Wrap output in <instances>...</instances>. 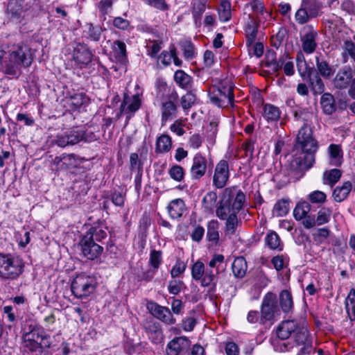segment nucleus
I'll use <instances>...</instances> for the list:
<instances>
[{
  "instance_id": "55",
  "label": "nucleus",
  "mask_w": 355,
  "mask_h": 355,
  "mask_svg": "<svg viewBox=\"0 0 355 355\" xmlns=\"http://www.w3.org/2000/svg\"><path fill=\"white\" fill-rule=\"evenodd\" d=\"M225 232L227 234H234L238 225L237 214L232 213L228 218H225Z\"/></svg>"
},
{
  "instance_id": "31",
  "label": "nucleus",
  "mask_w": 355,
  "mask_h": 355,
  "mask_svg": "<svg viewBox=\"0 0 355 355\" xmlns=\"http://www.w3.org/2000/svg\"><path fill=\"white\" fill-rule=\"evenodd\" d=\"M301 4L313 19L319 15L322 7V3L317 0H302Z\"/></svg>"
},
{
  "instance_id": "28",
  "label": "nucleus",
  "mask_w": 355,
  "mask_h": 355,
  "mask_svg": "<svg viewBox=\"0 0 355 355\" xmlns=\"http://www.w3.org/2000/svg\"><path fill=\"white\" fill-rule=\"evenodd\" d=\"M341 53L343 63H347L349 60L355 63V43L352 40H346L342 46Z\"/></svg>"
},
{
  "instance_id": "7",
  "label": "nucleus",
  "mask_w": 355,
  "mask_h": 355,
  "mask_svg": "<svg viewBox=\"0 0 355 355\" xmlns=\"http://www.w3.org/2000/svg\"><path fill=\"white\" fill-rule=\"evenodd\" d=\"M33 4V0H9L6 9L7 14L10 19L20 22L24 19L25 13Z\"/></svg>"
},
{
  "instance_id": "2",
  "label": "nucleus",
  "mask_w": 355,
  "mask_h": 355,
  "mask_svg": "<svg viewBox=\"0 0 355 355\" xmlns=\"http://www.w3.org/2000/svg\"><path fill=\"white\" fill-rule=\"evenodd\" d=\"M277 336L282 340L292 338V340L279 342L276 347L278 352H288L293 355H309L313 350L309 331L295 320L282 322L277 329Z\"/></svg>"
},
{
  "instance_id": "59",
  "label": "nucleus",
  "mask_w": 355,
  "mask_h": 355,
  "mask_svg": "<svg viewBox=\"0 0 355 355\" xmlns=\"http://www.w3.org/2000/svg\"><path fill=\"white\" fill-rule=\"evenodd\" d=\"M24 347L31 352L40 351V343L34 340H31L29 336H23Z\"/></svg>"
},
{
  "instance_id": "19",
  "label": "nucleus",
  "mask_w": 355,
  "mask_h": 355,
  "mask_svg": "<svg viewBox=\"0 0 355 355\" xmlns=\"http://www.w3.org/2000/svg\"><path fill=\"white\" fill-rule=\"evenodd\" d=\"M190 345L189 340L185 336L174 338L167 345V355H179L182 352L187 350Z\"/></svg>"
},
{
  "instance_id": "62",
  "label": "nucleus",
  "mask_w": 355,
  "mask_h": 355,
  "mask_svg": "<svg viewBox=\"0 0 355 355\" xmlns=\"http://www.w3.org/2000/svg\"><path fill=\"white\" fill-rule=\"evenodd\" d=\"M182 51L184 56L187 59H192L194 57L195 53V49L194 46L191 42L186 41L184 42L182 45Z\"/></svg>"
},
{
  "instance_id": "21",
  "label": "nucleus",
  "mask_w": 355,
  "mask_h": 355,
  "mask_svg": "<svg viewBox=\"0 0 355 355\" xmlns=\"http://www.w3.org/2000/svg\"><path fill=\"white\" fill-rule=\"evenodd\" d=\"M92 51L83 44H78L73 51V59L76 63L83 66L89 64L92 59Z\"/></svg>"
},
{
  "instance_id": "35",
  "label": "nucleus",
  "mask_w": 355,
  "mask_h": 355,
  "mask_svg": "<svg viewBox=\"0 0 355 355\" xmlns=\"http://www.w3.org/2000/svg\"><path fill=\"white\" fill-rule=\"evenodd\" d=\"M279 304L282 310L285 313H289L293 307V302L291 293L284 290L279 294Z\"/></svg>"
},
{
  "instance_id": "41",
  "label": "nucleus",
  "mask_w": 355,
  "mask_h": 355,
  "mask_svg": "<svg viewBox=\"0 0 355 355\" xmlns=\"http://www.w3.org/2000/svg\"><path fill=\"white\" fill-rule=\"evenodd\" d=\"M112 49L114 57L119 62H123L126 58V46L121 40H116L113 42Z\"/></svg>"
},
{
  "instance_id": "4",
  "label": "nucleus",
  "mask_w": 355,
  "mask_h": 355,
  "mask_svg": "<svg viewBox=\"0 0 355 355\" xmlns=\"http://www.w3.org/2000/svg\"><path fill=\"white\" fill-rule=\"evenodd\" d=\"M245 202V195L236 187L226 188L216 210V215L220 220H225L232 213L237 214Z\"/></svg>"
},
{
  "instance_id": "57",
  "label": "nucleus",
  "mask_w": 355,
  "mask_h": 355,
  "mask_svg": "<svg viewBox=\"0 0 355 355\" xmlns=\"http://www.w3.org/2000/svg\"><path fill=\"white\" fill-rule=\"evenodd\" d=\"M297 67L298 72L300 75V76L305 79L306 76L308 75V69L311 68V67L308 66L306 64L305 60L304 59L303 55L301 53L300 55H298L297 57Z\"/></svg>"
},
{
  "instance_id": "15",
  "label": "nucleus",
  "mask_w": 355,
  "mask_h": 355,
  "mask_svg": "<svg viewBox=\"0 0 355 355\" xmlns=\"http://www.w3.org/2000/svg\"><path fill=\"white\" fill-rule=\"evenodd\" d=\"M230 178L229 164L226 160H220L216 166L213 176V185L217 189L224 188Z\"/></svg>"
},
{
  "instance_id": "22",
  "label": "nucleus",
  "mask_w": 355,
  "mask_h": 355,
  "mask_svg": "<svg viewBox=\"0 0 355 355\" xmlns=\"http://www.w3.org/2000/svg\"><path fill=\"white\" fill-rule=\"evenodd\" d=\"M162 122L164 124L168 120L176 117L177 105L171 100L162 103Z\"/></svg>"
},
{
  "instance_id": "20",
  "label": "nucleus",
  "mask_w": 355,
  "mask_h": 355,
  "mask_svg": "<svg viewBox=\"0 0 355 355\" xmlns=\"http://www.w3.org/2000/svg\"><path fill=\"white\" fill-rule=\"evenodd\" d=\"M141 105V99L139 93L131 96L125 93L120 110L121 112L134 113L140 108Z\"/></svg>"
},
{
  "instance_id": "50",
  "label": "nucleus",
  "mask_w": 355,
  "mask_h": 355,
  "mask_svg": "<svg viewBox=\"0 0 355 355\" xmlns=\"http://www.w3.org/2000/svg\"><path fill=\"white\" fill-rule=\"evenodd\" d=\"M217 194L214 191L208 192L203 198L202 205L205 209L212 210L215 207L217 200Z\"/></svg>"
},
{
  "instance_id": "34",
  "label": "nucleus",
  "mask_w": 355,
  "mask_h": 355,
  "mask_svg": "<svg viewBox=\"0 0 355 355\" xmlns=\"http://www.w3.org/2000/svg\"><path fill=\"white\" fill-rule=\"evenodd\" d=\"M320 104L324 112L327 114H331L336 110L334 97L330 93L322 94Z\"/></svg>"
},
{
  "instance_id": "56",
  "label": "nucleus",
  "mask_w": 355,
  "mask_h": 355,
  "mask_svg": "<svg viewBox=\"0 0 355 355\" xmlns=\"http://www.w3.org/2000/svg\"><path fill=\"white\" fill-rule=\"evenodd\" d=\"M168 175L171 179L181 182L184 177V168L180 165H173L168 170Z\"/></svg>"
},
{
  "instance_id": "46",
  "label": "nucleus",
  "mask_w": 355,
  "mask_h": 355,
  "mask_svg": "<svg viewBox=\"0 0 355 355\" xmlns=\"http://www.w3.org/2000/svg\"><path fill=\"white\" fill-rule=\"evenodd\" d=\"M85 236H90V239L96 243L101 242L102 239L106 238L107 234L106 230H103L99 227H94L89 229Z\"/></svg>"
},
{
  "instance_id": "23",
  "label": "nucleus",
  "mask_w": 355,
  "mask_h": 355,
  "mask_svg": "<svg viewBox=\"0 0 355 355\" xmlns=\"http://www.w3.org/2000/svg\"><path fill=\"white\" fill-rule=\"evenodd\" d=\"M167 209L171 218H179L182 216L185 210L184 202L180 198L173 200L169 202Z\"/></svg>"
},
{
  "instance_id": "8",
  "label": "nucleus",
  "mask_w": 355,
  "mask_h": 355,
  "mask_svg": "<svg viewBox=\"0 0 355 355\" xmlns=\"http://www.w3.org/2000/svg\"><path fill=\"white\" fill-rule=\"evenodd\" d=\"M318 32L312 25L304 26L301 31L302 49L306 54L313 53L318 47Z\"/></svg>"
},
{
  "instance_id": "11",
  "label": "nucleus",
  "mask_w": 355,
  "mask_h": 355,
  "mask_svg": "<svg viewBox=\"0 0 355 355\" xmlns=\"http://www.w3.org/2000/svg\"><path fill=\"white\" fill-rule=\"evenodd\" d=\"M210 101L218 107L231 104L234 100L233 88L231 86L223 88H214L209 93Z\"/></svg>"
},
{
  "instance_id": "39",
  "label": "nucleus",
  "mask_w": 355,
  "mask_h": 355,
  "mask_svg": "<svg viewBox=\"0 0 355 355\" xmlns=\"http://www.w3.org/2000/svg\"><path fill=\"white\" fill-rule=\"evenodd\" d=\"M219 223L216 220H211L207 224V238L209 241L216 244L219 240Z\"/></svg>"
},
{
  "instance_id": "30",
  "label": "nucleus",
  "mask_w": 355,
  "mask_h": 355,
  "mask_svg": "<svg viewBox=\"0 0 355 355\" xmlns=\"http://www.w3.org/2000/svg\"><path fill=\"white\" fill-rule=\"evenodd\" d=\"M247 268V262L242 257L236 258L232 263V272L234 275L237 278L243 277L246 273Z\"/></svg>"
},
{
  "instance_id": "51",
  "label": "nucleus",
  "mask_w": 355,
  "mask_h": 355,
  "mask_svg": "<svg viewBox=\"0 0 355 355\" xmlns=\"http://www.w3.org/2000/svg\"><path fill=\"white\" fill-rule=\"evenodd\" d=\"M87 37L94 42H98L101 39L103 29L100 26H94L92 24H87Z\"/></svg>"
},
{
  "instance_id": "49",
  "label": "nucleus",
  "mask_w": 355,
  "mask_h": 355,
  "mask_svg": "<svg viewBox=\"0 0 355 355\" xmlns=\"http://www.w3.org/2000/svg\"><path fill=\"white\" fill-rule=\"evenodd\" d=\"M218 16L220 21H227L231 18L230 3L227 1H222L219 9Z\"/></svg>"
},
{
  "instance_id": "12",
  "label": "nucleus",
  "mask_w": 355,
  "mask_h": 355,
  "mask_svg": "<svg viewBox=\"0 0 355 355\" xmlns=\"http://www.w3.org/2000/svg\"><path fill=\"white\" fill-rule=\"evenodd\" d=\"M90 238V236L85 235L81 239L79 245L83 255L87 259L94 260L101 256L103 251V248Z\"/></svg>"
},
{
  "instance_id": "25",
  "label": "nucleus",
  "mask_w": 355,
  "mask_h": 355,
  "mask_svg": "<svg viewBox=\"0 0 355 355\" xmlns=\"http://www.w3.org/2000/svg\"><path fill=\"white\" fill-rule=\"evenodd\" d=\"M352 184L349 181L345 182L342 186L336 187L333 191L335 201L340 202L347 198L352 191Z\"/></svg>"
},
{
  "instance_id": "58",
  "label": "nucleus",
  "mask_w": 355,
  "mask_h": 355,
  "mask_svg": "<svg viewBox=\"0 0 355 355\" xmlns=\"http://www.w3.org/2000/svg\"><path fill=\"white\" fill-rule=\"evenodd\" d=\"M143 326L148 333L161 334V329L159 324L154 320H146V321H144Z\"/></svg>"
},
{
  "instance_id": "10",
  "label": "nucleus",
  "mask_w": 355,
  "mask_h": 355,
  "mask_svg": "<svg viewBox=\"0 0 355 355\" xmlns=\"http://www.w3.org/2000/svg\"><path fill=\"white\" fill-rule=\"evenodd\" d=\"M78 165L77 156L73 153H63L55 156L50 162V166L55 171H69Z\"/></svg>"
},
{
  "instance_id": "40",
  "label": "nucleus",
  "mask_w": 355,
  "mask_h": 355,
  "mask_svg": "<svg viewBox=\"0 0 355 355\" xmlns=\"http://www.w3.org/2000/svg\"><path fill=\"white\" fill-rule=\"evenodd\" d=\"M218 273V272L217 269L216 272H214V270L211 268H205V272L200 282L201 286L203 287H207L210 285H213L215 287L217 279L216 275Z\"/></svg>"
},
{
  "instance_id": "63",
  "label": "nucleus",
  "mask_w": 355,
  "mask_h": 355,
  "mask_svg": "<svg viewBox=\"0 0 355 355\" xmlns=\"http://www.w3.org/2000/svg\"><path fill=\"white\" fill-rule=\"evenodd\" d=\"M43 331L41 330L39 327L31 326L29 327L28 331H26L23 336H29L30 338L34 340L37 342L40 341L41 336L42 335Z\"/></svg>"
},
{
  "instance_id": "54",
  "label": "nucleus",
  "mask_w": 355,
  "mask_h": 355,
  "mask_svg": "<svg viewBox=\"0 0 355 355\" xmlns=\"http://www.w3.org/2000/svg\"><path fill=\"white\" fill-rule=\"evenodd\" d=\"M205 272V265L200 261H197L191 267V276L195 280H200Z\"/></svg>"
},
{
  "instance_id": "47",
  "label": "nucleus",
  "mask_w": 355,
  "mask_h": 355,
  "mask_svg": "<svg viewBox=\"0 0 355 355\" xmlns=\"http://www.w3.org/2000/svg\"><path fill=\"white\" fill-rule=\"evenodd\" d=\"M341 174V171L337 168L325 171L324 173V180L325 183L333 185L340 180Z\"/></svg>"
},
{
  "instance_id": "33",
  "label": "nucleus",
  "mask_w": 355,
  "mask_h": 355,
  "mask_svg": "<svg viewBox=\"0 0 355 355\" xmlns=\"http://www.w3.org/2000/svg\"><path fill=\"white\" fill-rule=\"evenodd\" d=\"M175 83L182 88L189 89L191 87L192 78L182 70H177L174 74Z\"/></svg>"
},
{
  "instance_id": "48",
  "label": "nucleus",
  "mask_w": 355,
  "mask_h": 355,
  "mask_svg": "<svg viewBox=\"0 0 355 355\" xmlns=\"http://www.w3.org/2000/svg\"><path fill=\"white\" fill-rule=\"evenodd\" d=\"M313 18L310 17L309 14L304 6L300 4V7L295 14V19L298 24L304 25L308 23Z\"/></svg>"
},
{
  "instance_id": "60",
  "label": "nucleus",
  "mask_w": 355,
  "mask_h": 355,
  "mask_svg": "<svg viewBox=\"0 0 355 355\" xmlns=\"http://www.w3.org/2000/svg\"><path fill=\"white\" fill-rule=\"evenodd\" d=\"M326 198V194L320 191H313L309 195V199L313 203H324Z\"/></svg>"
},
{
  "instance_id": "14",
  "label": "nucleus",
  "mask_w": 355,
  "mask_h": 355,
  "mask_svg": "<svg viewBox=\"0 0 355 355\" xmlns=\"http://www.w3.org/2000/svg\"><path fill=\"white\" fill-rule=\"evenodd\" d=\"M85 135V131L82 130H71L57 135L55 144L61 148L73 146L83 140Z\"/></svg>"
},
{
  "instance_id": "17",
  "label": "nucleus",
  "mask_w": 355,
  "mask_h": 355,
  "mask_svg": "<svg viewBox=\"0 0 355 355\" xmlns=\"http://www.w3.org/2000/svg\"><path fill=\"white\" fill-rule=\"evenodd\" d=\"M304 80L308 83L309 87L314 95L321 94L324 92V82L315 68L308 69V75Z\"/></svg>"
},
{
  "instance_id": "38",
  "label": "nucleus",
  "mask_w": 355,
  "mask_h": 355,
  "mask_svg": "<svg viewBox=\"0 0 355 355\" xmlns=\"http://www.w3.org/2000/svg\"><path fill=\"white\" fill-rule=\"evenodd\" d=\"M310 211L311 205L306 201H300L293 210V216L296 220H301L308 215Z\"/></svg>"
},
{
  "instance_id": "3",
  "label": "nucleus",
  "mask_w": 355,
  "mask_h": 355,
  "mask_svg": "<svg viewBox=\"0 0 355 355\" xmlns=\"http://www.w3.org/2000/svg\"><path fill=\"white\" fill-rule=\"evenodd\" d=\"M33 60V53L28 45L23 43L12 45L8 51V59L4 61L3 72L19 76L21 68L29 67Z\"/></svg>"
},
{
  "instance_id": "29",
  "label": "nucleus",
  "mask_w": 355,
  "mask_h": 355,
  "mask_svg": "<svg viewBox=\"0 0 355 355\" xmlns=\"http://www.w3.org/2000/svg\"><path fill=\"white\" fill-rule=\"evenodd\" d=\"M329 156L331 158V164L338 166L342 164L343 153L340 145L331 144L328 148Z\"/></svg>"
},
{
  "instance_id": "64",
  "label": "nucleus",
  "mask_w": 355,
  "mask_h": 355,
  "mask_svg": "<svg viewBox=\"0 0 355 355\" xmlns=\"http://www.w3.org/2000/svg\"><path fill=\"white\" fill-rule=\"evenodd\" d=\"M345 306L347 312H349L351 309L352 312L355 311V290L352 289L348 294V296L345 300Z\"/></svg>"
},
{
  "instance_id": "32",
  "label": "nucleus",
  "mask_w": 355,
  "mask_h": 355,
  "mask_svg": "<svg viewBox=\"0 0 355 355\" xmlns=\"http://www.w3.org/2000/svg\"><path fill=\"white\" fill-rule=\"evenodd\" d=\"M66 98L69 101V103L73 107L74 109L80 107L83 105L85 104L89 98L86 94L83 92L79 93H69L67 95Z\"/></svg>"
},
{
  "instance_id": "44",
  "label": "nucleus",
  "mask_w": 355,
  "mask_h": 355,
  "mask_svg": "<svg viewBox=\"0 0 355 355\" xmlns=\"http://www.w3.org/2000/svg\"><path fill=\"white\" fill-rule=\"evenodd\" d=\"M332 210L329 207H321L316 215L315 220L317 225H322L329 222Z\"/></svg>"
},
{
  "instance_id": "61",
  "label": "nucleus",
  "mask_w": 355,
  "mask_h": 355,
  "mask_svg": "<svg viewBox=\"0 0 355 355\" xmlns=\"http://www.w3.org/2000/svg\"><path fill=\"white\" fill-rule=\"evenodd\" d=\"M330 231L328 228H320L316 233L313 234L314 240L318 243H322L324 239L329 236Z\"/></svg>"
},
{
  "instance_id": "36",
  "label": "nucleus",
  "mask_w": 355,
  "mask_h": 355,
  "mask_svg": "<svg viewBox=\"0 0 355 355\" xmlns=\"http://www.w3.org/2000/svg\"><path fill=\"white\" fill-rule=\"evenodd\" d=\"M208 0H193L192 14L195 23L200 24V20L203 12L205 10Z\"/></svg>"
},
{
  "instance_id": "42",
  "label": "nucleus",
  "mask_w": 355,
  "mask_h": 355,
  "mask_svg": "<svg viewBox=\"0 0 355 355\" xmlns=\"http://www.w3.org/2000/svg\"><path fill=\"white\" fill-rule=\"evenodd\" d=\"M171 148V139L167 135H161L156 142V152L164 153Z\"/></svg>"
},
{
  "instance_id": "6",
  "label": "nucleus",
  "mask_w": 355,
  "mask_h": 355,
  "mask_svg": "<svg viewBox=\"0 0 355 355\" xmlns=\"http://www.w3.org/2000/svg\"><path fill=\"white\" fill-rule=\"evenodd\" d=\"M95 288L94 277L84 272L77 275L71 284L72 293L79 299L88 297L95 291Z\"/></svg>"
},
{
  "instance_id": "53",
  "label": "nucleus",
  "mask_w": 355,
  "mask_h": 355,
  "mask_svg": "<svg viewBox=\"0 0 355 355\" xmlns=\"http://www.w3.org/2000/svg\"><path fill=\"white\" fill-rule=\"evenodd\" d=\"M196 96L191 92H189L182 96L180 99V104L184 110L190 109L196 103Z\"/></svg>"
},
{
  "instance_id": "1",
  "label": "nucleus",
  "mask_w": 355,
  "mask_h": 355,
  "mask_svg": "<svg viewBox=\"0 0 355 355\" xmlns=\"http://www.w3.org/2000/svg\"><path fill=\"white\" fill-rule=\"evenodd\" d=\"M318 148V141L313 136L311 125H303L297 135L294 154L287 168L291 179L299 180L312 166Z\"/></svg>"
},
{
  "instance_id": "9",
  "label": "nucleus",
  "mask_w": 355,
  "mask_h": 355,
  "mask_svg": "<svg viewBox=\"0 0 355 355\" xmlns=\"http://www.w3.org/2000/svg\"><path fill=\"white\" fill-rule=\"evenodd\" d=\"M277 296L275 293L269 292L264 296L261 306L260 322L263 324L266 321L274 320L275 313L278 311Z\"/></svg>"
},
{
  "instance_id": "37",
  "label": "nucleus",
  "mask_w": 355,
  "mask_h": 355,
  "mask_svg": "<svg viewBox=\"0 0 355 355\" xmlns=\"http://www.w3.org/2000/svg\"><path fill=\"white\" fill-rule=\"evenodd\" d=\"M265 242L267 246L272 250H282L283 245L279 235L274 231H270L266 238Z\"/></svg>"
},
{
  "instance_id": "43",
  "label": "nucleus",
  "mask_w": 355,
  "mask_h": 355,
  "mask_svg": "<svg viewBox=\"0 0 355 355\" xmlns=\"http://www.w3.org/2000/svg\"><path fill=\"white\" fill-rule=\"evenodd\" d=\"M284 64V58L281 57L279 60L276 59V54L274 51L269 53L267 55V66L270 67L273 71H279Z\"/></svg>"
},
{
  "instance_id": "5",
  "label": "nucleus",
  "mask_w": 355,
  "mask_h": 355,
  "mask_svg": "<svg viewBox=\"0 0 355 355\" xmlns=\"http://www.w3.org/2000/svg\"><path fill=\"white\" fill-rule=\"evenodd\" d=\"M22 259L10 254L0 253V278L16 279L24 270Z\"/></svg>"
},
{
  "instance_id": "45",
  "label": "nucleus",
  "mask_w": 355,
  "mask_h": 355,
  "mask_svg": "<svg viewBox=\"0 0 355 355\" xmlns=\"http://www.w3.org/2000/svg\"><path fill=\"white\" fill-rule=\"evenodd\" d=\"M289 202L286 199L278 200L273 207V214L279 217L286 216L289 211Z\"/></svg>"
},
{
  "instance_id": "16",
  "label": "nucleus",
  "mask_w": 355,
  "mask_h": 355,
  "mask_svg": "<svg viewBox=\"0 0 355 355\" xmlns=\"http://www.w3.org/2000/svg\"><path fill=\"white\" fill-rule=\"evenodd\" d=\"M353 69L349 66L340 68L332 80L334 87L338 89H345L349 86L353 78Z\"/></svg>"
},
{
  "instance_id": "27",
  "label": "nucleus",
  "mask_w": 355,
  "mask_h": 355,
  "mask_svg": "<svg viewBox=\"0 0 355 355\" xmlns=\"http://www.w3.org/2000/svg\"><path fill=\"white\" fill-rule=\"evenodd\" d=\"M316 71L318 74L324 78H329L334 73L332 67L324 59L320 56L315 57Z\"/></svg>"
},
{
  "instance_id": "52",
  "label": "nucleus",
  "mask_w": 355,
  "mask_h": 355,
  "mask_svg": "<svg viewBox=\"0 0 355 355\" xmlns=\"http://www.w3.org/2000/svg\"><path fill=\"white\" fill-rule=\"evenodd\" d=\"M185 288L186 286L182 280L173 279L168 282V291L172 295H177Z\"/></svg>"
},
{
  "instance_id": "26",
  "label": "nucleus",
  "mask_w": 355,
  "mask_h": 355,
  "mask_svg": "<svg viewBox=\"0 0 355 355\" xmlns=\"http://www.w3.org/2000/svg\"><path fill=\"white\" fill-rule=\"evenodd\" d=\"M281 113L279 108L272 104L263 105V116L268 122L277 121L280 119Z\"/></svg>"
},
{
  "instance_id": "24",
  "label": "nucleus",
  "mask_w": 355,
  "mask_h": 355,
  "mask_svg": "<svg viewBox=\"0 0 355 355\" xmlns=\"http://www.w3.org/2000/svg\"><path fill=\"white\" fill-rule=\"evenodd\" d=\"M295 121H301L304 122V125H311L310 123L313 117V113L308 108L301 106L295 107L291 110Z\"/></svg>"
},
{
  "instance_id": "13",
  "label": "nucleus",
  "mask_w": 355,
  "mask_h": 355,
  "mask_svg": "<svg viewBox=\"0 0 355 355\" xmlns=\"http://www.w3.org/2000/svg\"><path fill=\"white\" fill-rule=\"evenodd\" d=\"M147 309L156 318L167 324H174L175 318L168 307L162 306L154 302H148Z\"/></svg>"
},
{
  "instance_id": "18",
  "label": "nucleus",
  "mask_w": 355,
  "mask_h": 355,
  "mask_svg": "<svg viewBox=\"0 0 355 355\" xmlns=\"http://www.w3.org/2000/svg\"><path fill=\"white\" fill-rule=\"evenodd\" d=\"M207 167V162L201 154L197 153L193 158L190 174L193 180H199L205 175Z\"/></svg>"
}]
</instances>
